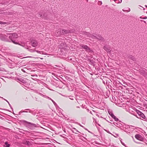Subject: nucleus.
Returning <instances> with one entry per match:
<instances>
[{
  "instance_id": "obj_1",
  "label": "nucleus",
  "mask_w": 147,
  "mask_h": 147,
  "mask_svg": "<svg viewBox=\"0 0 147 147\" xmlns=\"http://www.w3.org/2000/svg\"><path fill=\"white\" fill-rule=\"evenodd\" d=\"M75 30L74 29L71 30H66L65 29H63L61 31V30H58L57 32V34L63 35L64 34H67L69 33H73Z\"/></svg>"
},
{
  "instance_id": "obj_2",
  "label": "nucleus",
  "mask_w": 147,
  "mask_h": 147,
  "mask_svg": "<svg viewBox=\"0 0 147 147\" xmlns=\"http://www.w3.org/2000/svg\"><path fill=\"white\" fill-rule=\"evenodd\" d=\"M6 35L7 36H9V39L11 40L12 42L15 44H18V43L16 42L13 40V39L17 38L18 37V35L16 33H10L7 32Z\"/></svg>"
},
{
  "instance_id": "obj_3",
  "label": "nucleus",
  "mask_w": 147,
  "mask_h": 147,
  "mask_svg": "<svg viewBox=\"0 0 147 147\" xmlns=\"http://www.w3.org/2000/svg\"><path fill=\"white\" fill-rule=\"evenodd\" d=\"M81 47H82V48L85 49L86 51L89 53L90 54H92V53L93 52V51L87 46L82 45Z\"/></svg>"
},
{
  "instance_id": "obj_4",
  "label": "nucleus",
  "mask_w": 147,
  "mask_h": 147,
  "mask_svg": "<svg viewBox=\"0 0 147 147\" xmlns=\"http://www.w3.org/2000/svg\"><path fill=\"white\" fill-rule=\"evenodd\" d=\"M27 110L29 111V112L31 113L33 115H35L36 113H37V115L36 116H38L39 115V113H37V110L34 109V108L32 109L31 110H30L29 109H26Z\"/></svg>"
},
{
  "instance_id": "obj_5",
  "label": "nucleus",
  "mask_w": 147,
  "mask_h": 147,
  "mask_svg": "<svg viewBox=\"0 0 147 147\" xmlns=\"http://www.w3.org/2000/svg\"><path fill=\"white\" fill-rule=\"evenodd\" d=\"M135 138L137 140L141 141H143L144 140V137H143L141 135L139 134H136L135 135Z\"/></svg>"
},
{
  "instance_id": "obj_6",
  "label": "nucleus",
  "mask_w": 147,
  "mask_h": 147,
  "mask_svg": "<svg viewBox=\"0 0 147 147\" xmlns=\"http://www.w3.org/2000/svg\"><path fill=\"white\" fill-rule=\"evenodd\" d=\"M93 37L94 38L93 39H98V40H101L102 41L104 40V38L102 37L100 35H98L96 36V34H92Z\"/></svg>"
},
{
  "instance_id": "obj_7",
  "label": "nucleus",
  "mask_w": 147,
  "mask_h": 147,
  "mask_svg": "<svg viewBox=\"0 0 147 147\" xmlns=\"http://www.w3.org/2000/svg\"><path fill=\"white\" fill-rule=\"evenodd\" d=\"M145 69L141 68L139 70V71L140 73L145 76L147 74V73L145 71Z\"/></svg>"
},
{
  "instance_id": "obj_8",
  "label": "nucleus",
  "mask_w": 147,
  "mask_h": 147,
  "mask_svg": "<svg viewBox=\"0 0 147 147\" xmlns=\"http://www.w3.org/2000/svg\"><path fill=\"white\" fill-rule=\"evenodd\" d=\"M0 58L2 59V61H3V62H7L8 63H10V61H11L9 59H7L4 57L3 56H0Z\"/></svg>"
},
{
  "instance_id": "obj_9",
  "label": "nucleus",
  "mask_w": 147,
  "mask_h": 147,
  "mask_svg": "<svg viewBox=\"0 0 147 147\" xmlns=\"http://www.w3.org/2000/svg\"><path fill=\"white\" fill-rule=\"evenodd\" d=\"M104 49L108 53H110L111 50L109 45H105L103 47Z\"/></svg>"
},
{
  "instance_id": "obj_10",
  "label": "nucleus",
  "mask_w": 147,
  "mask_h": 147,
  "mask_svg": "<svg viewBox=\"0 0 147 147\" xmlns=\"http://www.w3.org/2000/svg\"><path fill=\"white\" fill-rule=\"evenodd\" d=\"M136 111L137 113H138V115L139 116H140L143 119L145 118V116L143 113L140 111L138 110H136Z\"/></svg>"
},
{
  "instance_id": "obj_11",
  "label": "nucleus",
  "mask_w": 147,
  "mask_h": 147,
  "mask_svg": "<svg viewBox=\"0 0 147 147\" xmlns=\"http://www.w3.org/2000/svg\"><path fill=\"white\" fill-rule=\"evenodd\" d=\"M83 34L84 35V36L85 37H91L92 38H94L92 36V34H91L89 32H84Z\"/></svg>"
},
{
  "instance_id": "obj_12",
  "label": "nucleus",
  "mask_w": 147,
  "mask_h": 147,
  "mask_svg": "<svg viewBox=\"0 0 147 147\" xmlns=\"http://www.w3.org/2000/svg\"><path fill=\"white\" fill-rule=\"evenodd\" d=\"M31 44L32 46L34 47H36L38 45V43L35 40H32L31 41Z\"/></svg>"
},
{
  "instance_id": "obj_13",
  "label": "nucleus",
  "mask_w": 147,
  "mask_h": 147,
  "mask_svg": "<svg viewBox=\"0 0 147 147\" xmlns=\"http://www.w3.org/2000/svg\"><path fill=\"white\" fill-rule=\"evenodd\" d=\"M66 60H69L71 62H73V61H74V58H72V56H68V57H67V58H66Z\"/></svg>"
},
{
  "instance_id": "obj_14",
  "label": "nucleus",
  "mask_w": 147,
  "mask_h": 147,
  "mask_svg": "<svg viewBox=\"0 0 147 147\" xmlns=\"http://www.w3.org/2000/svg\"><path fill=\"white\" fill-rule=\"evenodd\" d=\"M22 144L28 146L30 145V142L27 141L26 139H25L23 140Z\"/></svg>"
},
{
  "instance_id": "obj_15",
  "label": "nucleus",
  "mask_w": 147,
  "mask_h": 147,
  "mask_svg": "<svg viewBox=\"0 0 147 147\" xmlns=\"http://www.w3.org/2000/svg\"><path fill=\"white\" fill-rule=\"evenodd\" d=\"M0 38L3 40H5V37L3 36V35L1 34H0Z\"/></svg>"
},
{
  "instance_id": "obj_16",
  "label": "nucleus",
  "mask_w": 147,
  "mask_h": 147,
  "mask_svg": "<svg viewBox=\"0 0 147 147\" xmlns=\"http://www.w3.org/2000/svg\"><path fill=\"white\" fill-rule=\"evenodd\" d=\"M23 121L24 123H28V124H30L31 125H36V124H34V123H30V122H28L26 121H25V120H23Z\"/></svg>"
},
{
  "instance_id": "obj_17",
  "label": "nucleus",
  "mask_w": 147,
  "mask_h": 147,
  "mask_svg": "<svg viewBox=\"0 0 147 147\" xmlns=\"http://www.w3.org/2000/svg\"><path fill=\"white\" fill-rule=\"evenodd\" d=\"M108 113L109 114L111 115L112 117L113 118V117L115 116L112 113L111 111H108Z\"/></svg>"
},
{
  "instance_id": "obj_18",
  "label": "nucleus",
  "mask_w": 147,
  "mask_h": 147,
  "mask_svg": "<svg viewBox=\"0 0 147 147\" xmlns=\"http://www.w3.org/2000/svg\"><path fill=\"white\" fill-rule=\"evenodd\" d=\"M123 11H126L127 12H129L130 11V9L129 8H127L126 9H123Z\"/></svg>"
},
{
  "instance_id": "obj_19",
  "label": "nucleus",
  "mask_w": 147,
  "mask_h": 147,
  "mask_svg": "<svg viewBox=\"0 0 147 147\" xmlns=\"http://www.w3.org/2000/svg\"><path fill=\"white\" fill-rule=\"evenodd\" d=\"M47 97L48 98V99H49L51 100L52 101V102H53V103L54 104V105L55 106H56V105H57V104L52 99H51L49 97H48L47 96Z\"/></svg>"
},
{
  "instance_id": "obj_20",
  "label": "nucleus",
  "mask_w": 147,
  "mask_h": 147,
  "mask_svg": "<svg viewBox=\"0 0 147 147\" xmlns=\"http://www.w3.org/2000/svg\"><path fill=\"white\" fill-rule=\"evenodd\" d=\"M31 57L30 56H28L26 57H23L22 56H19V57H18L20 58V59H24V58H30Z\"/></svg>"
},
{
  "instance_id": "obj_21",
  "label": "nucleus",
  "mask_w": 147,
  "mask_h": 147,
  "mask_svg": "<svg viewBox=\"0 0 147 147\" xmlns=\"http://www.w3.org/2000/svg\"><path fill=\"white\" fill-rule=\"evenodd\" d=\"M113 118L115 120V121H118L119 120V119L118 118L116 117L115 116L113 117Z\"/></svg>"
},
{
  "instance_id": "obj_22",
  "label": "nucleus",
  "mask_w": 147,
  "mask_h": 147,
  "mask_svg": "<svg viewBox=\"0 0 147 147\" xmlns=\"http://www.w3.org/2000/svg\"><path fill=\"white\" fill-rule=\"evenodd\" d=\"M0 24H9V23L8 22H2L1 21H0Z\"/></svg>"
},
{
  "instance_id": "obj_23",
  "label": "nucleus",
  "mask_w": 147,
  "mask_h": 147,
  "mask_svg": "<svg viewBox=\"0 0 147 147\" xmlns=\"http://www.w3.org/2000/svg\"><path fill=\"white\" fill-rule=\"evenodd\" d=\"M5 144L6 145V147H9L10 145L7 142H5Z\"/></svg>"
},
{
  "instance_id": "obj_24",
  "label": "nucleus",
  "mask_w": 147,
  "mask_h": 147,
  "mask_svg": "<svg viewBox=\"0 0 147 147\" xmlns=\"http://www.w3.org/2000/svg\"><path fill=\"white\" fill-rule=\"evenodd\" d=\"M113 124L115 125H116L117 126H118V125H119V124H118V123H115V122H113Z\"/></svg>"
},
{
  "instance_id": "obj_25",
  "label": "nucleus",
  "mask_w": 147,
  "mask_h": 147,
  "mask_svg": "<svg viewBox=\"0 0 147 147\" xmlns=\"http://www.w3.org/2000/svg\"><path fill=\"white\" fill-rule=\"evenodd\" d=\"M72 129H74V130H75V132H74L75 133H76V132H78V130H77L76 128H73Z\"/></svg>"
},
{
  "instance_id": "obj_26",
  "label": "nucleus",
  "mask_w": 147,
  "mask_h": 147,
  "mask_svg": "<svg viewBox=\"0 0 147 147\" xmlns=\"http://www.w3.org/2000/svg\"><path fill=\"white\" fill-rule=\"evenodd\" d=\"M69 98L70 99H71V100H74V98H73V96H69Z\"/></svg>"
},
{
  "instance_id": "obj_27",
  "label": "nucleus",
  "mask_w": 147,
  "mask_h": 147,
  "mask_svg": "<svg viewBox=\"0 0 147 147\" xmlns=\"http://www.w3.org/2000/svg\"><path fill=\"white\" fill-rule=\"evenodd\" d=\"M38 94L39 95H40L41 96H43L44 97H45L46 96H45V95H43L41 93H38Z\"/></svg>"
},
{
  "instance_id": "obj_28",
  "label": "nucleus",
  "mask_w": 147,
  "mask_h": 147,
  "mask_svg": "<svg viewBox=\"0 0 147 147\" xmlns=\"http://www.w3.org/2000/svg\"><path fill=\"white\" fill-rule=\"evenodd\" d=\"M27 49H28V50L29 51H30V52H34V51L33 50H32V49H29L28 48H27Z\"/></svg>"
},
{
  "instance_id": "obj_29",
  "label": "nucleus",
  "mask_w": 147,
  "mask_h": 147,
  "mask_svg": "<svg viewBox=\"0 0 147 147\" xmlns=\"http://www.w3.org/2000/svg\"><path fill=\"white\" fill-rule=\"evenodd\" d=\"M8 104L9 105V107H10L11 108L12 110H13V109L12 108V107H11V105L10 104V103H9V102H8Z\"/></svg>"
},
{
  "instance_id": "obj_30",
  "label": "nucleus",
  "mask_w": 147,
  "mask_h": 147,
  "mask_svg": "<svg viewBox=\"0 0 147 147\" xmlns=\"http://www.w3.org/2000/svg\"><path fill=\"white\" fill-rule=\"evenodd\" d=\"M28 112L27 111H21L19 113V114H20V113L22 112Z\"/></svg>"
},
{
  "instance_id": "obj_31",
  "label": "nucleus",
  "mask_w": 147,
  "mask_h": 147,
  "mask_svg": "<svg viewBox=\"0 0 147 147\" xmlns=\"http://www.w3.org/2000/svg\"><path fill=\"white\" fill-rule=\"evenodd\" d=\"M0 98H2L4 100H5V101H6L8 103V102H9L7 100H6V99H4V98H3V97H0Z\"/></svg>"
},
{
  "instance_id": "obj_32",
  "label": "nucleus",
  "mask_w": 147,
  "mask_h": 147,
  "mask_svg": "<svg viewBox=\"0 0 147 147\" xmlns=\"http://www.w3.org/2000/svg\"><path fill=\"white\" fill-rule=\"evenodd\" d=\"M121 143L124 146H125V144H124V143L123 142L121 141Z\"/></svg>"
},
{
  "instance_id": "obj_33",
  "label": "nucleus",
  "mask_w": 147,
  "mask_h": 147,
  "mask_svg": "<svg viewBox=\"0 0 147 147\" xmlns=\"http://www.w3.org/2000/svg\"><path fill=\"white\" fill-rule=\"evenodd\" d=\"M131 58H132V59L134 61L135 60V58L133 57H132Z\"/></svg>"
},
{
  "instance_id": "obj_34",
  "label": "nucleus",
  "mask_w": 147,
  "mask_h": 147,
  "mask_svg": "<svg viewBox=\"0 0 147 147\" xmlns=\"http://www.w3.org/2000/svg\"><path fill=\"white\" fill-rule=\"evenodd\" d=\"M22 71L24 72H25V70L24 69H22Z\"/></svg>"
},
{
  "instance_id": "obj_35",
  "label": "nucleus",
  "mask_w": 147,
  "mask_h": 147,
  "mask_svg": "<svg viewBox=\"0 0 147 147\" xmlns=\"http://www.w3.org/2000/svg\"><path fill=\"white\" fill-rule=\"evenodd\" d=\"M123 130L125 132H127V131L126 130V129H123Z\"/></svg>"
},
{
  "instance_id": "obj_36",
  "label": "nucleus",
  "mask_w": 147,
  "mask_h": 147,
  "mask_svg": "<svg viewBox=\"0 0 147 147\" xmlns=\"http://www.w3.org/2000/svg\"><path fill=\"white\" fill-rule=\"evenodd\" d=\"M41 53H40L41 54H44L43 53H42V52H40Z\"/></svg>"
},
{
  "instance_id": "obj_37",
  "label": "nucleus",
  "mask_w": 147,
  "mask_h": 147,
  "mask_svg": "<svg viewBox=\"0 0 147 147\" xmlns=\"http://www.w3.org/2000/svg\"><path fill=\"white\" fill-rule=\"evenodd\" d=\"M147 18V17H145L144 18H142L143 19H146Z\"/></svg>"
},
{
  "instance_id": "obj_38",
  "label": "nucleus",
  "mask_w": 147,
  "mask_h": 147,
  "mask_svg": "<svg viewBox=\"0 0 147 147\" xmlns=\"http://www.w3.org/2000/svg\"><path fill=\"white\" fill-rule=\"evenodd\" d=\"M27 69H28V70H31V69H30V68H28Z\"/></svg>"
},
{
  "instance_id": "obj_39",
  "label": "nucleus",
  "mask_w": 147,
  "mask_h": 147,
  "mask_svg": "<svg viewBox=\"0 0 147 147\" xmlns=\"http://www.w3.org/2000/svg\"><path fill=\"white\" fill-rule=\"evenodd\" d=\"M90 114H92V115H93V114H92V112H91V111H90Z\"/></svg>"
},
{
  "instance_id": "obj_40",
  "label": "nucleus",
  "mask_w": 147,
  "mask_h": 147,
  "mask_svg": "<svg viewBox=\"0 0 147 147\" xmlns=\"http://www.w3.org/2000/svg\"><path fill=\"white\" fill-rule=\"evenodd\" d=\"M134 115V116H136V115H135V114H133Z\"/></svg>"
},
{
  "instance_id": "obj_41",
  "label": "nucleus",
  "mask_w": 147,
  "mask_h": 147,
  "mask_svg": "<svg viewBox=\"0 0 147 147\" xmlns=\"http://www.w3.org/2000/svg\"><path fill=\"white\" fill-rule=\"evenodd\" d=\"M107 133H110V132H109V131H107Z\"/></svg>"
},
{
  "instance_id": "obj_42",
  "label": "nucleus",
  "mask_w": 147,
  "mask_h": 147,
  "mask_svg": "<svg viewBox=\"0 0 147 147\" xmlns=\"http://www.w3.org/2000/svg\"><path fill=\"white\" fill-rule=\"evenodd\" d=\"M96 115H97V116H98V115L97 114H96Z\"/></svg>"
},
{
  "instance_id": "obj_43",
  "label": "nucleus",
  "mask_w": 147,
  "mask_h": 147,
  "mask_svg": "<svg viewBox=\"0 0 147 147\" xmlns=\"http://www.w3.org/2000/svg\"><path fill=\"white\" fill-rule=\"evenodd\" d=\"M58 57L59 58H61V57H60V56H59V57Z\"/></svg>"
},
{
  "instance_id": "obj_44",
  "label": "nucleus",
  "mask_w": 147,
  "mask_h": 147,
  "mask_svg": "<svg viewBox=\"0 0 147 147\" xmlns=\"http://www.w3.org/2000/svg\"><path fill=\"white\" fill-rule=\"evenodd\" d=\"M121 2H120V3H121L122 2V0H120Z\"/></svg>"
},
{
  "instance_id": "obj_45",
  "label": "nucleus",
  "mask_w": 147,
  "mask_h": 147,
  "mask_svg": "<svg viewBox=\"0 0 147 147\" xmlns=\"http://www.w3.org/2000/svg\"><path fill=\"white\" fill-rule=\"evenodd\" d=\"M41 59H42V58H40Z\"/></svg>"
},
{
  "instance_id": "obj_46",
  "label": "nucleus",
  "mask_w": 147,
  "mask_h": 147,
  "mask_svg": "<svg viewBox=\"0 0 147 147\" xmlns=\"http://www.w3.org/2000/svg\"><path fill=\"white\" fill-rule=\"evenodd\" d=\"M72 131H73V132H74V131L73 130H72Z\"/></svg>"
},
{
  "instance_id": "obj_47",
  "label": "nucleus",
  "mask_w": 147,
  "mask_h": 147,
  "mask_svg": "<svg viewBox=\"0 0 147 147\" xmlns=\"http://www.w3.org/2000/svg\"><path fill=\"white\" fill-rule=\"evenodd\" d=\"M145 6L146 7H147V6L146 5Z\"/></svg>"
},
{
  "instance_id": "obj_48",
  "label": "nucleus",
  "mask_w": 147,
  "mask_h": 147,
  "mask_svg": "<svg viewBox=\"0 0 147 147\" xmlns=\"http://www.w3.org/2000/svg\"><path fill=\"white\" fill-rule=\"evenodd\" d=\"M40 82H41V81H40Z\"/></svg>"
},
{
  "instance_id": "obj_49",
  "label": "nucleus",
  "mask_w": 147,
  "mask_h": 147,
  "mask_svg": "<svg viewBox=\"0 0 147 147\" xmlns=\"http://www.w3.org/2000/svg\"><path fill=\"white\" fill-rule=\"evenodd\" d=\"M77 107V108H79V107Z\"/></svg>"
}]
</instances>
